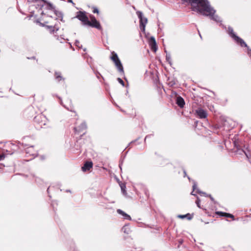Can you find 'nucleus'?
Returning a JSON list of instances; mask_svg holds the SVG:
<instances>
[{
    "instance_id": "10",
    "label": "nucleus",
    "mask_w": 251,
    "mask_h": 251,
    "mask_svg": "<svg viewBox=\"0 0 251 251\" xmlns=\"http://www.w3.org/2000/svg\"><path fill=\"white\" fill-rule=\"evenodd\" d=\"M212 11L210 12H207L206 14H204V16H209L210 18L216 22H219L221 21L220 17L216 15H215V13L216 12V11L212 7Z\"/></svg>"
},
{
    "instance_id": "6",
    "label": "nucleus",
    "mask_w": 251,
    "mask_h": 251,
    "mask_svg": "<svg viewBox=\"0 0 251 251\" xmlns=\"http://www.w3.org/2000/svg\"><path fill=\"white\" fill-rule=\"evenodd\" d=\"M25 156L29 157L28 160L34 158L37 155V151L35 149L34 146H26L25 147Z\"/></svg>"
},
{
    "instance_id": "32",
    "label": "nucleus",
    "mask_w": 251,
    "mask_h": 251,
    "mask_svg": "<svg viewBox=\"0 0 251 251\" xmlns=\"http://www.w3.org/2000/svg\"><path fill=\"white\" fill-rule=\"evenodd\" d=\"M145 194H146L147 197L148 198L149 197V192L148 190L145 189L144 190Z\"/></svg>"
},
{
    "instance_id": "39",
    "label": "nucleus",
    "mask_w": 251,
    "mask_h": 251,
    "mask_svg": "<svg viewBox=\"0 0 251 251\" xmlns=\"http://www.w3.org/2000/svg\"><path fill=\"white\" fill-rule=\"evenodd\" d=\"M99 75H100V74L98 73V75H97V77L99 78Z\"/></svg>"
},
{
    "instance_id": "5",
    "label": "nucleus",
    "mask_w": 251,
    "mask_h": 251,
    "mask_svg": "<svg viewBox=\"0 0 251 251\" xmlns=\"http://www.w3.org/2000/svg\"><path fill=\"white\" fill-rule=\"evenodd\" d=\"M112 56L110 57L111 60L114 63L119 72L122 75H124L125 72L123 65L119 58L118 55L114 51L111 52Z\"/></svg>"
},
{
    "instance_id": "28",
    "label": "nucleus",
    "mask_w": 251,
    "mask_h": 251,
    "mask_svg": "<svg viewBox=\"0 0 251 251\" xmlns=\"http://www.w3.org/2000/svg\"><path fill=\"white\" fill-rule=\"evenodd\" d=\"M200 193L202 195H204L205 196L209 197V198H210L211 201H214L213 198L210 195H206V193H204V192H200Z\"/></svg>"
},
{
    "instance_id": "21",
    "label": "nucleus",
    "mask_w": 251,
    "mask_h": 251,
    "mask_svg": "<svg viewBox=\"0 0 251 251\" xmlns=\"http://www.w3.org/2000/svg\"><path fill=\"white\" fill-rule=\"evenodd\" d=\"M45 3H47L46 8L47 10H52L53 11L54 10L55 7L51 3L46 1Z\"/></svg>"
},
{
    "instance_id": "41",
    "label": "nucleus",
    "mask_w": 251,
    "mask_h": 251,
    "mask_svg": "<svg viewBox=\"0 0 251 251\" xmlns=\"http://www.w3.org/2000/svg\"><path fill=\"white\" fill-rule=\"evenodd\" d=\"M193 191H194V190H195V185H194L193 186Z\"/></svg>"
},
{
    "instance_id": "7",
    "label": "nucleus",
    "mask_w": 251,
    "mask_h": 251,
    "mask_svg": "<svg viewBox=\"0 0 251 251\" xmlns=\"http://www.w3.org/2000/svg\"><path fill=\"white\" fill-rule=\"evenodd\" d=\"M136 14L139 19V27L142 32L145 30V27L148 22L147 18L144 17L143 13L141 11H137Z\"/></svg>"
},
{
    "instance_id": "43",
    "label": "nucleus",
    "mask_w": 251,
    "mask_h": 251,
    "mask_svg": "<svg viewBox=\"0 0 251 251\" xmlns=\"http://www.w3.org/2000/svg\"><path fill=\"white\" fill-rule=\"evenodd\" d=\"M49 188H48V189H47V192H48V193H49Z\"/></svg>"
},
{
    "instance_id": "22",
    "label": "nucleus",
    "mask_w": 251,
    "mask_h": 251,
    "mask_svg": "<svg viewBox=\"0 0 251 251\" xmlns=\"http://www.w3.org/2000/svg\"><path fill=\"white\" fill-rule=\"evenodd\" d=\"M66 108L70 110V111L74 112L75 113V115L76 116L77 114L76 113V111L75 110V108L74 106H70V107H66Z\"/></svg>"
},
{
    "instance_id": "14",
    "label": "nucleus",
    "mask_w": 251,
    "mask_h": 251,
    "mask_svg": "<svg viewBox=\"0 0 251 251\" xmlns=\"http://www.w3.org/2000/svg\"><path fill=\"white\" fill-rule=\"evenodd\" d=\"M93 162L92 161H86L84 165L81 167V170L83 172H85L89 171L93 167Z\"/></svg>"
},
{
    "instance_id": "25",
    "label": "nucleus",
    "mask_w": 251,
    "mask_h": 251,
    "mask_svg": "<svg viewBox=\"0 0 251 251\" xmlns=\"http://www.w3.org/2000/svg\"><path fill=\"white\" fill-rule=\"evenodd\" d=\"M123 216L124 217V218L125 219L128 220H131L130 216L126 213H125V214H124V215Z\"/></svg>"
},
{
    "instance_id": "18",
    "label": "nucleus",
    "mask_w": 251,
    "mask_h": 251,
    "mask_svg": "<svg viewBox=\"0 0 251 251\" xmlns=\"http://www.w3.org/2000/svg\"><path fill=\"white\" fill-rule=\"evenodd\" d=\"M86 129V125L85 123H82L80 126L77 127H75L74 130L75 133L79 132L80 130H85Z\"/></svg>"
},
{
    "instance_id": "20",
    "label": "nucleus",
    "mask_w": 251,
    "mask_h": 251,
    "mask_svg": "<svg viewBox=\"0 0 251 251\" xmlns=\"http://www.w3.org/2000/svg\"><path fill=\"white\" fill-rule=\"evenodd\" d=\"M27 2L29 3H34V2H39L40 5L42 6H43V3L46 2V0H27Z\"/></svg>"
},
{
    "instance_id": "17",
    "label": "nucleus",
    "mask_w": 251,
    "mask_h": 251,
    "mask_svg": "<svg viewBox=\"0 0 251 251\" xmlns=\"http://www.w3.org/2000/svg\"><path fill=\"white\" fill-rule=\"evenodd\" d=\"M216 214L219 215L221 217H227V218H230L232 219L233 220H234V216L232 214L226 213V212H221V211L216 212Z\"/></svg>"
},
{
    "instance_id": "3",
    "label": "nucleus",
    "mask_w": 251,
    "mask_h": 251,
    "mask_svg": "<svg viewBox=\"0 0 251 251\" xmlns=\"http://www.w3.org/2000/svg\"><path fill=\"white\" fill-rule=\"evenodd\" d=\"M40 19L36 20L37 23H39L42 26H46L51 33H53L59 30V27L56 23H54L52 22L53 21H51L50 19L49 20H46V18H47L46 13L42 11Z\"/></svg>"
},
{
    "instance_id": "38",
    "label": "nucleus",
    "mask_w": 251,
    "mask_h": 251,
    "mask_svg": "<svg viewBox=\"0 0 251 251\" xmlns=\"http://www.w3.org/2000/svg\"><path fill=\"white\" fill-rule=\"evenodd\" d=\"M99 75H100V74L98 73V75H97V77L99 78Z\"/></svg>"
},
{
    "instance_id": "35",
    "label": "nucleus",
    "mask_w": 251,
    "mask_h": 251,
    "mask_svg": "<svg viewBox=\"0 0 251 251\" xmlns=\"http://www.w3.org/2000/svg\"><path fill=\"white\" fill-rule=\"evenodd\" d=\"M27 59H35V56H32L31 57H27Z\"/></svg>"
},
{
    "instance_id": "15",
    "label": "nucleus",
    "mask_w": 251,
    "mask_h": 251,
    "mask_svg": "<svg viewBox=\"0 0 251 251\" xmlns=\"http://www.w3.org/2000/svg\"><path fill=\"white\" fill-rule=\"evenodd\" d=\"M243 152H244L246 156V157L248 159L249 161L251 164V151L249 150L248 147H245L244 146V149L242 150Z\"/></svg>"
},
{
    "instance_id": "24",
    "label": "nucleus",
    "mask_w": 251,
    "mask_h": 251,
    "mask_svg": "<svg viewBox=\"0 0 251 251\" xmlns=\"http://www.w3.org/2000/svg\"><path fill=\"white\" fill-rule=\"evenodd\" d=\"M92 12L93 13H97L98 14H99V10L98 8L96 7H92Z\"/></svg>"
},
{
    "instance_id": "19",
    "label": "nucleus",
    "mask_w": 251,
    "mask_h": 251,
    "mask_svg": "<svg viewBox=\"0 0 251 251\" xmlns=\"http://www.w3.org/2000/svg\"><path fill=\"white\" fill-rule=\"evenodd\" d=\"M54 76L56 80L58 81H60L62 80H64V78H63L61 73L59 72H55L54 73Z\"/></svg>"
},
{
    "instance_id": "36",
    "label": "nucleus",
    "mask_w": 251,
    "mask_h": 251,
    "mask_svg": "<svg viewBox=\"0 0 251 251\" xmlns=\"http://www.w3.org/2000/svg\"><path fill=\"white\" fill-rule=\"evenodd\" d=\"M69 2L72 3L73 4H75L72 0H67Z\"/></svg>"
},
{
    "instance_id": "33",
    "label": "nucleus",
    "mask_w": 251,
    "mask_h": 251,
    "mask_svg": "<svg viewBox=\"0 0 251 251\" xmlns=\"http://www.w3.org/2000/svg\"><path fill=\"white\" fill-rule=\"evenodd\" d=\"M166 60L170 64H171V59L170 56H166Z\"/></svg>"
},
{
    "instance_id": "23",
    "label": "nucleus",
    "mask_w": 251,
    "mask_h": 251,
    "mask_svg": "<svg viewBox=\"0 0 251 251\" xmlns=\"http://www.w3.org/2000/svg\"><path fill=\"white\" fill-rule=\"evenodd\" d=\"M186 216H189V218H188V220H191L192 218V216L190 214H187L186 215H179L178 217L183 219L186 218Z\"/></svg>"
},
{
    "instance_id": "12",
    "label": "nucleus",
    "mask_w": 251,
    "mask_h": 251,
    "mask_svg": "<svg viewBox=\"0 0 251 251\" xmlns=\"http://www.w3.org/2000/svg\"><path fill=\"white\" fill-rule=\"evenodd\" d=\"M196 114L200 119H205L207 117V111L201 108H198L195 111Z\"/></svg>"
},
{
    "instance_id": "42",
    "label": "nucleus",
    "mask_w": 251,
    "mask_h": 251,
    "mask_svg": "<svg viewBox=\"0 0 251 251\" xmlns=\"http://www.w3.org/2000/svg\"><path fill=\"white\" fill-rule=\"evenodd\" d=\"M191 194L192 195H195V194H194L193 191L191 192Z\"/></svg>"
},
{
    "instance_id": "11",
    "label": "nucleus",
    "mask_w": 251,
    "mask_h": 251,
    "mask_svg": "<svg viewBox=\"0 0 251 251\" xmlns=\"http://www.w3.org/2000/svg\"><path fill=\"white\" fill-rule=\"evenodd\" d=\"M54 14L57 17L56 18H53L51 16L49 15L48 13H46V17H49L51 21H55L57 20L63 21V16L61 12L56 10L55 9L53 10Z\"/></svg>"
},
{
    "instance_id": "31",
    "label": "nucleus",
    "mask_w": 251,
    "mask_h": 251,
    "mask_svg": "<svg viewBox=\"0 0 251 251\" xmlns=\"http://www.w3.org/2000/svg\"><path fill=\"white\" fill-rule=\"evenodd\" d=\"M227 124H228V122L226 121L224 124V126L225 127V128L226 130H230V128H226V126H227Z\"/></svg>"
},
{
    "instance_id": "4",
    "label": "nucleus",
    "mask_w": 251,
    "mask_h": 251,
    "mask_svg": "<svg viewBox=\"0 0 251 251\" xmlns=\"http://www.w3.org/2000/svg\"><path fill=\"white\" fill-rule=\"evenodd\" d=\"M48 123V119L42 114H38L34 118V126L38 129L44 127Z\"/></svg>"
},
{
    "instance_id": "16",
    "label": "nucleus",
    "mask_w": 251,
    "mask_h": 251,
    "mask_svg": "<svg viewBox=\"0 0 251 251\" xmlns=\"http://www.w3.org/2000/svg\"><path fill=\"white\" fill-rule=\"evenodd\" d=\"M176 103L180 108H183L185 104L184 99L180 96L176 98Z\"/></svg>"
},
{
    "instance_id": "34",
    "label": "nucleus",
    "mask_w": 251,
    "mask_h": 251,
    "mask_svg": "<svg viewBox=\"0 0 251 251\" xmlns=\"http://www.w3.org/2000/svg\"><path fill=\"white\" fill-rule=\"evenodd\" d=\"M5 158L4 154H0V161L2 160Z\"/></svg>"
},
{
    "instance_id": "1",
    "label": "nucleus",
    "mask_w": 251,
    "mask_h": 251,
    "mask_svg": "<svg viewBox=\"0 0 251 251\" xmlns=\"http://www.w3.org/2000/svg\"><path fill=\"white\" fill-rule=\"evenodd\" d=\"M182 1L183 3L190 4L192 11L199 12L203 15L212 10L208 0H182Z\"/></svg>"
},
{
    "instance_id": "26",
    "label": "nucleus",
    "mask_w": 251,
    "mask_h": 251,
    "mask_svg": "<svg viewBox=\"0 0 251 251\" xmlns=\"http://www.w3.org/2000/svg\"><path fill=\"white\" fill-rule=\"evenodd\" d=\"M121 190L123 192V193L124 194H126V185L125 184L121 185Z\"/></svg>"
},
{
    "instance_id": "2",
    "label": "nucleus",
    "mask_w": 251,
    "mask_h": 251,
    "mask_svg": "<svg viewBox=\"0 0 251 251\" xmlns=\"http://www.w3.org/2000/svg\"><path fill=\"white\" fill-rule=\"evenodd\" d=\"M85 11H79L76 12L75 18L81 22L83 25H88L92 27H94L98 30H102V27L100 23L97 21L95 17L93 15L89 16L90 20L86 15Z\"/></svg>"
},
{
    "instance_id": "13",
    "label": "nucleus",
    "mask_w": 251,
    "mask_h": 251,
    "mask_svg": "<svg viewBox=\"0 0 251 251\" xmlns=\"http://www.w3.org/2000/svg\"><path fill=\"white\" fill-rule=\"evenodd\" d=\"M149 44L151 50L155 52L157 49V44L155 39L153 37H151L149 40Z\"/></svg>"
},
{
    "instance_id": "29",
    "label": "nucleus",
    "mask_w": 251,
    "mask_h": 251,
    "mask_svg": "<svg viewBox=\"0 0 251 251\" xmlns=\"http://www.w3.org/2000/svg\"><path fill=\"white\" fill-rule=\"evenodd\" d=\"M117 80L123 86H125V83L121 78H118Z\"/></svg>"
},
{
    "instance_id": "8",
    "label": "nucleus",
    "mask_w": 251,
    "mask_h": 251,
    "mask_svg": "<svg viewBox=\"0 0 251 251\" xmlns=\"http://www.w3.org/2000/svg\"><path fill=\"white\" fill-rule=\"evenodd\" d=\"M228 31L229 35L236 42V43L239 44L241 47H247V45L244 40L235 34L232 28L229 27Z\"/></svg>"
},
{
    "instance_id": "40",
    "label": "nucleus",
    "mask_w": 251,
    "mask_h": 251,
    "mask_svg": "<svg viewBox=\"0 0 251 251\" xmlns=\"http://www.w3.org/2000/svg\"><path fill=\"white\" fill-rule=\"evenodd\" d=\"M99 75H100V74L98 73V75H97V77L99 78Z\"/></svg>"
},
{
    "instance_id": "9",
    "label": "nucleus",
    "mask_w": 251,
    "mask_h": 251,
    "mask_svg": "<svg viewBox=\"0 0 251 251\" xmlns=\"http://www.w3.org/2000/svg\"><path fill=\"white\" fill-rule=\"evenodd\" d=\"M35 112V109L33 106H29L24 110L22 115L24 118H31L34 116Z\"/></svg>"
},
{
    "instance_id": "27",
    "label": "nucleus",
    "mask_w": 251,
    "mask_h": 251,
    "mask_svg": "<svg viewBox=\"0 0 251 251\" xmlns=\"http://www.w3.org/2000/svg\"><path fill=\"white\" fill-rule=\"evenodd\" d=\"M200 202H201V200H200V199L198 197H197V200L196 201V203L197 206L200 208H201V205H200Z\"/></svg>"
},
{
    "instance_id": "30",
    "label": "nucleus",
    "mask_w": 251,
    "mask_h": 251,
    "mask_svg": "<svg viewBox=\"0 0 251 251\" xmlns=\"http://www.w3.org/2000/svg\"><path fill=\"white\" fill-rule=\"evenodd\" d=\"M117 213L122 216H123L124 215V214H125V212L124 211H123V210H122L121 209H118L117 210Z\"/></svg>"
},
{
    "instance_id": "44",
    "label": "nucleus",
    "mask_w": 251,
    "mask_h": 251,
    "mask_svg": "<svg viewBox=\"0 0 251 251\" xmlns=\"http://www.w3.org/2000/svg\"><path fill=\"white\" fill-rule=\"evenodd\" d=\"M155 154L157 155H159V154L157 152H155Z\"/></svg>"
},
{
    "instance_id": "37",
    "label": "nucleus",
    "mask_w": 251,
    "mask_h": 251,
    "mask_svg": "<svg viewBox=\"0 0 251 251\" xmlns=\"http://www.w3.org/2000/svg\"><path fill=\"white\" fill-rule=\"evenodd\" d=\"M131 251H140V250H138V251H136L135 249H132L131 250Z\"/></svg>"
}]
</instances>
